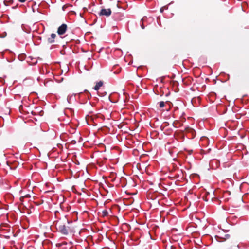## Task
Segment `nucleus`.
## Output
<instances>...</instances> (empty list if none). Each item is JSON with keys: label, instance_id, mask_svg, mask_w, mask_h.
I'll list each match as a JSON object with an SVG mask.
<instances>
[{"label": "nucleus", "instance_id": "obj_11", "mask_svg": "<svg viewBox=\"0 0 249 249\" xmlns=\"http://www.w3.org/2000/svg\"><path fill=\"white\" fill-rule=\"evenodd\" d=\"M141 26L142 29H144V26H143V22H142V24H141Z\"/></svg>", "mask_w": 249, "mask_h": 249}, {"label": "nucleus", "instance_id": "obj_12", "mask_svg": "<svg viewBox=\"0 0 249 249\" xmlns=\"http://www.w3.org/2000/svg\"><path fill=\"white\" fill-rule=\"evenodd\" d=\"M203 140L206 141V142H207V139H204Z\"/></svg>", "mask_w": 249, "mask_h": 249}, {"label": "nucleus", "instance_id": "obj_8", "mask_svg": "<svg viewBox=\"0 0 249 249\" xmlns=\"http://www.w3.org/2000/svg\"><path fill=\"white\" fill-rule=\"evenodd\" d=\"M13 2V0H5L4 1V3L6 6L9 5L10 4H12Z\"/></svg>", "mask_w": 249, "mask_h": 249}, {"label": "nucleus", "instance_id": "obj_13", "mask_svg": "<svg viewBox=\"0 0 249 249\" xmlns=\"http://www.w3.org/2000/svg\"><path fill=\"white\" fill-rule=\"evenodd\" d=\"M160 11H161V12L163 11V9H162V8H161V9H160Z\"/></svg>", "mask_w": 249, "mask_h": 249}, {"label": "nucleus", "instance_id": "obj_2", "mask_svg": "<svg viewBox=\"0 0 249 249\" xmlns=\"http://www.w3.org/2000/svg\"><path fill=\"white\" fill-rule=\"evenodd\" d=\"M67 26L65 24H62L58 29L57 33L59 35H63L66 31Z\"/></svg>", "mask_w": 249, "mask_h": 249}, {"label": "nucleus", "instance_id": "obj_4", "mask_svg": "<svg viewBox=\"0 0 249 249\" xmlns=\"http://www.w3.org/2000/svg\"><path fill=\"white\" fill-rule=\"evenodd\" d=\"M56 35L55 34L52 33L50 37L48 38V41L50 43H53L54 42V39L56 37Z\"/></svg>", "mask_w": 249, "mask_h": 249}, {"label": "nucleus", "instance_id": "obj_6", "mask_svg": "<svg viewBox=\"0 0 249 249\" xmlns=\"http://www.w3.org/2000/svg\"><path fill=\"white\" fill-rule=\"evenodd\" d=\"M231 195V192L229 191H226L223 192V197H225V200L228 201L229 199V196Z\"/></svg>", "mask_w": 249, "mask_h": 249}, {"label": "nucleus", "instance_id": "obj_3", "mask_svg": "<svg viewBox=\"0 0 249 249\" xmlns=\"http://www.w3.org/2000/svg\"><path fill=\"white\" fill-rule=\"evenodd\" d=\"M111 10L110 9H102L99 13V15L108 17L111 15Z\"/></svg>", "mask_w": 249, "mask_h": 249}, {"label": "nucleus", "instance_id": "obj_1", "mask_svg": "<svg viewBox=\"0 0 249 249\" xmlns=\"http://www.w3.org/2000/svg\"><path fill=\"white\" fill-rule=\"evenodd\" d=\"M57 229L63 234H67L68 233V230L67 227L63 224L60 223H57L56 224Z\"/></svg>", "mask_w": 249, "mask_h": 249}, {"label": "nucleus", "instance_id": "obj_7", "mask_svg": "<svg viewBox=\"0 0 249 249\" xmlns=\"http://www.w3.org/2000/svg\"><path fill=\"white\" fill-rule=\"evenodd\" d=\"M166 104H168V103L167 102H164L163 101H161V102H159V107L160 108H162L163 107H164L165 106H166Z\"/></svg>", "mask_w": 249, "mask_h": 249}, {"label": "nucleus", "instance_id": "obj_10", "mask_svg": "<svg viewBox=\"0 0 249 249\" xmlns=\"http://www.w3.org/2000/svg\"><path fill=\"white\" fill-rule=\"evenodd\" d=\"M68 6H69V5H64V6H63V8H62L63 10H65V9H66Z\"/></svg>", "mask_w": 249, "mask_h": 249}, {"label": "nucleus", "instance_id": "obj_9", "mask_svg": "<svg viewBox=\"0 0 249 249\" xmlns=\"http://www.w3.org/2000/svg\"><path fill=\"white\" fill-rule=\"evenodd\" d=\"M108 215V212L107 210H105L102 212V216L103 217L107 216Z\"/></svg>", "mask_w": 249, "mask_h": 249}, {"label": "nucleus", "instance_id": "obj_5", "mask_svg": "<svg viewBox=\"0 0 249 249\" xmlns=\"http://www.w3.org/2000/svg\"><path fill=\"white\" fill-rule=\"evenodd\" d=\"M103 83L102 81H99L97 82L95 85V86L94 87V89L95 90H98L101 87L103 86Z\"/></svg>", "mask_w": 249, "mask_h": 249}]
</instances>
